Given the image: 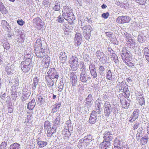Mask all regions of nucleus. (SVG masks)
Listing matches in <instances>:
<instances>
[{"label": "nucleus", "instance_id": "4", "mask_svg": "<svg viewBox=\"0 0 149 149\" xmlns=\"http://www.w3.org/2000/svg\"><path fill=\"white\" fill-rule=\"evenodd\" d=\"M47 74L48 75H46L45 76L46 79L47 77H49L50 79H58V76L57 73L56 71L54 68H50L49 70L47 72Z\"/></svg>", "mask_w": 149, "mask_h": 149}, {"label": "nucleus", "instance_id": "2", "mask_svg": "<svg viewBox=\"0 0 149 149\" xmlns=\"http://www.w3.org/2000/svg\"><path fill=\"white\" fill-rule=\"evenodd\" d=\"M31 60L30 58L26 59L22 61L20 64L22 70L25 73L28 72L31 68Z\"/></svg>", "mask_w": 149, "mask_h": 149}, {"label": "nucleus", "instance_id": "21", "mask_svg": "<svg viewBox=\"0 0 149 149\" xmlns=\"http://www.w3.org/2000/svg\"><path fill=\"white\" fill-rule=\"evenodd\" d=\"M126 86H125L122 89L120 90L121 91L123 92L124 93V97H127L128 95L129 94V93H128V88L127 85H126Z\"/></svg>", "mask_w": 149, "mask_h": 149}, {"label": "nucleus", "instance_id": "52", "mask_svg": "<svg viewBox=\"0 0 149 149\" xmlns=\"http://www.w3.org/2000/svg\"><path fill=\"white\" fill-rule=\"evenodd\" d=\"M83 86L82 84H79L78 85V89L79 91H80L84 90Z\"/></svg>", "mask_w": 149, "mask_h": 149}, {"label": "nucleus", "instance_id": "33", "mask_svg": "<svg viewBox=\"0 0 149 149\" xmlns=\"http://www.w3.org/2000/svg\"><path fill=\"white\" fill-rule=\"evenodd\" d=\"M83 34L86 39L88 40L90 39L91 36L90 32H88V33H87V32H85V31H84V32L83 31Z\"/></svg>", "mask_w": 149, "mask_h": 149}, {"label": "nucleus", "instance_id": "36", "mask_svg": "<svg viewBox=\"0 0 149 149\" xmlns=\"http://www.w3.org/2000/svg\"><path fill=\"white\" fill-rule=\"evenodd\" d=\"M44 127L45 129H49L51 128L50 127V123L49 121H46L44 123Z\"/></svg>", "mask_w": 149, "mask_h": 149}, {"label": "nucleus", "instance_id": "34", "mask_svg": "<svg viewBox=\"0 0 149 149\" xmlns=\"http://www.w3.org/2000/svg\"><path fill=\"white\" fill-rule=\"evenodd\" d=\"M114 147L113 149H116V148H117L118 149L120 148L121 146L120 142L118 141H117L116 142L114 143Z\"/></svg>", "mask_w": 149, "mask_h": 149}, {"label": "nucleus", "instance_id": "25", "mask_svg": "<svg viewBox=\"0 0 149 149\" xmlns=\"http://www.w3.org/2000/svg\"><path fill=\"white\" fill-rule=\"evenodd\" d=\"M59 58L61 60H65L67 58L66 53L65 52H61L60 54Z\"/></svg>", "mask_w": 149, "mask_h": 149}, {"label": "nucleus", "instance_id": "37", "mask_svg": "<svg viewBox=\"0 0 149 149\" xmlns=\"http://www.w3.org/2000/svg\"><path fill=\"white\" fill-rule=\"evenodd\" d=\"M6 10V8L3 3L0 1V11L2 12Z\"/></svg>", "mask_w": 149, "mask_h": 149}, {"label": "nucleus", "instance_id": "60", "mask_svg": "<svg viewBox=\"0 0 149 149\" xmlns=\"http://www.w3.org/2000/svg\"><path fill=\"white\" fill-rule=\"evenodd\" d=\"M61 104L60 103H57L56 104V106L55 107V108L56 109H59L60 107L61 106Z\"/></svg>", "mask_w": 149, "mask_h": 149}, {"label": "nucleus", "instance_id": "16", "mask_svg": "<svg viewBox=\"0 0 149 149\" xmlns=\"http://www.w3.org/2000/svg\"><path fill=\"white\" fill-rule=\"evenodd\" d=\"M36 104L34 99L32 100L27 105V108L29 110H32L34 108Z\"/></svg>", "mask_w": 149, "mask_h": 149}, {"label": "nucleus", "instance_id": "12", "mask_svg": "<svg viewBox=\"0 0 149 149\" xmlns=\"http://www.w3.org/2000/svg\"><path fill=\"white\" fill-rule=\"evenodd\" d=\"M70 79L71 80V82L72 86H74L77 85L78 82L77 81L78 79L76 75L74 74L72 76V74Z\"/></svg>", "mask_w": 149, "mask_h": 149}, {"label": "nucleus", "instance_id": "48", "mask_svg": "<svg viewBox=\"0 0 149 149\" xmlns=\"http://www.w3.org/2000/svg\"><path fill=\"white\" fill-rule=\"evenodd\" d=\"M1 24L4 27L6 26H9L8 24L6 21L4 20H3L1 21Z\"/></svg>", "mask_w": 149, "mask_h": 149}, {"label": "nucleus", "instance_id": "35", "mask_svg": "<svg viewBox=\"0 0 149 149\" xmlns=\"http://www.w3.org/2000/svg\"><path fill=\"white\" fill-rule=\"evenodd\" d=\"M46 79H47V78ZM46 80L47 81V84L48 86H49L50 87H51L53 86L54 82L52 79L50 78V79L49 80L46 79Z\"/></svg>", "mask_w": 149, "mask_h": 149}, {"label": "nucleus", "instance_id": "13", "mask_svg": "<svg viewBox=\"0 0 149 149\" xmlns=\"http://www.w3.org/2000/svg\"><path fill=\"white\" fill-rule=\"evenodd\" d=\"M33 22L38 26L42 27L43 26V23L41 19L39 17L34 19L33 20Z\"/></svg>", "mask_w": 149, "mask_h": 149}, {"label": "nucleus", "instance_id": "47", "mask_svg": "<svg viewBox=\"0 0 149 149\" xmlns=\"http://www.w3.org/2000/svg\"><path fill=\"white\" fill-rule=\"evenodd\" d=\"M12 95V98H13L14 100H16L17 97V92L16 91H15L14 92H13Z\"/></svg>", "mask_w": 149, "mask_h": 149}, {"label": "nucleus", "instance_id": "38", "mask_svg": "<svg viewBox=\"0 0 149 149\" xmlns=\"http://www.w3.org/2000/svg\"><path fill=\"white\" fill-rule=\"evenodd\" d=\"M137 100L139 102V103L140 105H143L145 104L144 99L143 97L140 99L137 98Z\"/></svg>", "mask_w": 149, "mask_h": 149}, {"label": "nucleus", "instance_id": "9", "mask_svg": "<svg viewBox=\"0 0 149 149\" xmlns=\"http://www.w3.org/2000/svg\"><path fill=\"white\" fill-rule=\"evenodd\" d=\"M113 76V72L110 70H108L106 73V78L109 80H111L112 81H110V84H113L115 83L116 79L112 78Z\"/></svg>", "mask_w": 149, "mask_h": 149}, {"label": "nucleus", "instance_id": "19", "mask_svg": "<svg viewBox=\"0 0 149 149\" xmlns=\"http://www.w3.org/2000/svg\"><path fill=\"white\" fill-rule=\"evenodd\" d=\"M8 149H20V146L19 144L15 143L11 145Z\"/></svg>", "mask_w": 149, "mask_h": 149}, {"label": "nucleus", "instance_id": "57", "mask_svg": "<svg viewBox=\"0 0 149 149\" xmlns=\"http://www.w3.org/2000/svg\"><path fill=\"white\" fill-rule=\"evenodd\" d=\"M6 71L8 74H9L11 72V69L10 67H7L6 68Z\"/></svg>", "mask_w": 149, "mask_h": 149}, {"label": "nucleus", "instance_id": "14", "mask_svg": "<svg viewBox=\"0 0 149 149\" xmlns=\"http://www.w3.org/2000/svg\"><path fill=\"white\" fill-rule=\"evenodd\" d=\"M87 74L86 72H82L80 74V80L82 82H86L88 80Z\"/></svg>", "mask_w": 149, "mask_h": 149}, {"label": "nucleus", "instance_id": "61", "mask_svg": "<svg viewBox=\"0 0 149 149\" xmlns=\"http://www.w3.org/2000/svg\"><path fill=\"white\" fill-rule=\"evenodd\" d=\"M84 141V142H85V140L84 139H81L80 140L79 142L78 143V144L79 145H81V143L82 142Z\"/></svg>", "mask_w": 149, "mask_h": 149}, {"label": "nucleus", "instance_id": "39", "mask_svg": "<svg viewBox=\"0 0 149 149\" xmlns=\"http://www.w3.org/2000/svg\"><path fill=\"white\" fill-rule=\"evenodd\" d=\"M96 54L97 58L100 59L103 56V53L99 51H97L96 52Z\"/></svg>", "mask_w": 149, "mask_h": 149}, {"label": "nucleus", "instance_id": "24", "mask_svg": "<svg viewBox=\"0 0 149 149\" xmlns=\"http://www.w3.org/2000/svg\"><path fill=\"white\" fill-rule=\"evenodd\" d=\"M33 83L32 85L33 87L32 88L35 90L36 88V86L38 84V78L37 77H36L33 79Z\"/></svg>", "mask_w": 149, "mask_h": 149}, {"label": "nucleus", "instance_id": "27", "mask_svg": "<svg viewBox=\"0 0 149 149\" xmlns=\"http://www.w3.org/2000/svg\"><path fill=\"white\" fill-rule=\"evenodd\" d=\"M37 144L39 145V147L42 148L46 146L47 144L46 142L41 141H39V139H38Z\"/></svg>", "mask_w": 149, "mask_h": 149}, {"label": "nucleus", "instance_id": "28", "mask_svg": "<svg viewBox=\"0 0 149 149\" xmlns=\"http://www.w3.org/2000/svg\"><path fill=\"white\" fill-rule=\"evenodd\" d=\"M148 138L146 136H145L143 137L140 140V143L142 145H144L146 144L148 141Z\"/></svg>", "mask_w": 149, "mask_h": 149}, {"label": "nucleus", "instance_id": "45", "mask_svg": "<svg viewBox=\"0 0 149 149\" xmlns=\"http://www.w3.org/2000/svg\"><path fill=\"white\" fill-rule=\"evenodd\" d=\"M126 85H127L126 84L125 82H124L123 81L120 84V86L119 88V89L120 90L121 89H122L125 86H126Z\"/></svg>", "mask_w": 149, "mask_h": 149}, {"label": "nucleus", "instance_id": "15", "mask_svg": "<svg viewBox=\"0 0 149 149\" xmlns=\"http://www.w3.org/2000/svg\"><path fill=\"white\" fill-rule=\"evenodd\" d=\"M91 75L93 76V78H96L97 77V73L96 72L95 69L94 68L92 65H91L89 67Z\"/></svg>", "mask_w": 149, "mask_h": 149}, {"label": "nucleus", "instance_id": "62", "mask_svg": "<svg viewBox=\"0 0 149 149\" xmlns=\"http://www.w3.org/2000/svg\"><path fill=\"white\" fill-rule=\"evenodd\" d=\"M143 130V127L140 128L138 130L137 132L138 133H140L141 134H142V131Z\"/></svg>", "mask_w": 149, "mask_h": 149}, {"label": "nucleus", "instance_id": "26", "mask_svg": "<svg viewBox=\"0 0 149 149\" xmlns=\"http://www.w3.org/2000/svg\"><path fill=\"white\" fill-rule=\"evenodd\" d=\"M112 55L111 56V58L112 60L113 61L116 63L118 62V57L113 52H112Z\"/></svg>", "mask_w": 149, "mask_h": 149}, {"label": "nucleus", "instance_id": "32", "mask_svg": "<svg viewBox=\"0 0 149 149\" xmlns=\"http://www.w3.org/2000/svg\"><path fill=\"white\" fill-rule=\"evenodd\" d=\"M82 36L81 34L80 33H78L75 34L74 39L77 40H82Z\"/></svg>", "mask_w": 149, "mask_h": 149}, {"label": "nucleus", "instance_id": "11", "mask_svg": "<svg viewBox=\"0 0 149 149\" xmlns=\"http://www.w3.org/2000/svg\"><path fill=\"white\" fill-rule=\"evenodd\" d=\"M111 145V143L109 141L104 140L100 144L101 149H107Z\"/></svg>", "mask_w": 149, "mask_h": 149}, {"label": "nucleus", "instance_id": "40", "mask_svg": "<svg viewBox=\"0 0 149 149\" xmlns=\"http://www.w3.org/2000/svg\"><path fill=\"white\" fill-rule=\"evenodd\" d=\"M93 99L92 95L90 94L88 96L87 98L86 99V100L88 102H91L93 101Z\"/></svg>", "mask_w": 149, "mask_h": 149}, {"label": "nucleus", "instance_id": "49", "mask_svg": "<svg viewBox=\"0 0 149 149\" xmlns=\"http://www.w3.org/2000/svg\"><path fill=\"white\" fill-rule=\"evenodd\" d=\"M139 123H135L133 127V129L135 130H136L139 126Z\"/></svg>", "mask_w": 149, "mask_h": 149}, {"label": "nucleus", "instance_id": "50", "mask_svg": "<svg viewBox=\"0 0 149 149\" xmlns=\"http://www.w3.org/2000/svg\"><path fill=\"white\" fill-rule=\"evenodd\" d=\"M17 22L19 25L21 26L23 25L24 23V21L22 19L17 20Z\"/></svg>", "mask_w": 149, "mask_h": 149}, {"label": "nucleus", "instance_id": "22", "mask_svg": "<svg viewBox=\"0 0 149 149\" xmlns=\"http://www.w3.org/2000/svg\"><path fill=\"white\" fill-rule=\"evenodd\" d=\"M123 23H128L130 22L131 18L127 16H122Z\"/></svg>", "mask_w": 149, "mask_h": 149}, {"label": "nucleus", "instance_id": "8", "mask_svg": "<svg viewBox=\"0 0 149 149\" xmlns=\"http://www.w3.org/2000/svg\"><path fill=\"white\" fill-rule=\"evenodd\" d=\"M139 111L137 110L133 111L131 116L129 118V121L131 123H132L135 121L138 117Z\"/></svg>", "mask_w": 149, "mask_h": 149}, {"label": "nucleus", "instance_id": "51", "mask_svg": "<svg viewBox=\"0 0 149 149\" xmlns=\"http://www.w3.org/2000/svg\"><path fill=\"white\" fill-rule=\"evenodd\" d=\"M63 18V17H62V16L60 15L58 17L57 20L59 22H62L64 20Z\"/></svg>", "mask_w": 149, "mask_h": 149}, {"label": "nucleus", "instance_id": "1", "mask_svg": "<svg viewBox=\"0 0 149 149\" xmlns=\"http://www.w3.org/2000/svg\"><path fill=\"white\" fill-rule=\"evenodd\" d=\"M63 16L64 19L68 21L69 24H72L75 19V17L72 10L68 6L63 7Z\"/></svg>", "mask_w": 149, "mask_h": 149}, {"label": "nucleus", "instance_id": "29", "mask_svg": "<svg viewBox=\"0 0 149 149\" xmlns=\"http://www.w3.org/2000/svg\"><path fill=\"white\" fill-rule=\"evenodd\" d=\"M53 9L55 11H58L60 10V6L59 2H56L55 6L53 7Z\"/></svg>", "mask_w": 149, "mask_h": 149}, {"label": "nucleus", "instance_id": "6", "mask_svg": "<svg viewBox=\"0 0 149 149\" xmlns=\"http://www.w3.org/2000/svg\"><path fill=\"white\" fill-rule=\"evenodd\" d=\"M105 107L104 109V113L105 116H108L111 112V108L109 102H106L104 105Z\"/></svg>", "mask_w": 149, "mask_h": 149}, {"label": "nucleus", "instance_id": "41", "mask_svg": "<svg viewBox=\"0 0 149 149\" xmlns=\"http://www.w3.org/2000/svg\"><path fill=\"white\" fill-rule=\"evenodd\" d=\"M7 144L6 142L3 141L2 142L0 145V149H6Z\"/></svg>", "mask_w": 149, "mask_h": 149}, {"label": "nucleus", "instance_id": "10", "mask_svg": "<svg viewBox=\"0 0 149 149\" xmlns=\"http://www.w3.org/2000/svg\"><path fill=\"white\" fill-rule=\"evenodd\" d=\"M103 138L104 139V140L109 141H112L113 138L112 134H111L110 132H105Z\"/></svg>", "mask_w": 149, "mask_h": 149}, {"label": "nucleus", "instance_id": "64", "mask_svg": "<svg viewBox=\"0 0 149 149\" xmlns=\"http://www.w3.org/2000/svg\"><path fill=\"white\" fill-rule=\"evenodd\" d=\"M9 27V26H6L5 27H4V28L8 32H9L10 31Z\"/></svg>", "mask_w": 149, "mask_h": 149}, {"label": "nucleus", "instance_id": "54", "mask_svg": "<svg viewBox=\"0 0 149 149\" xmlns=\"http://www.w3.org/2000/svg\"><path fill=\"white\" fill-rule=\"evenodd\" d=\"M101 100L100 99H97L95 102V106H96V105H101Z\"/></svg>", "mask_w": 149, "mask_h": 149}, {"label": "nucleus", "instance_id": "30", "mask_svg": "<svg viewBox=\"0 0 149 149\" xmlns=\"http://www.w3.org/2000/svg\"><path fill=\"white\" fill-rule=\"evenodd\" d=\"M99 73L101 76H102L104 74V72L105 68L104 66L100 65L99 68Z\"/></svg>", "mask_w": 149, "mask_h": 149}, {"label": "nucleus", "instance_id": "42", "mask_svg": "<svg viewBox=\"0 0 149 149\" xmlns=\"http://www.w3.org/2000/svg\"><path fill=\"white\" fill-rule=\"evenodd\" d=\"M116 22L119 24L123 23L122 16L118 17L116 19Z\"/></svg>", "mask_w": 149, "mask_h": 149}, {"label": "nucleus", "instance_id": "55", "mask_svg": "<svg viewBox=\"0 0 149 149\" xmlns=\"http://www.w3.org/2000/svg\"><path fill=\"white\" fill-rule=\"evenodd\" d=\"M125 63L129 66H132L134 65V64L129 61L126 62Z\"/></svg>", "mask_w": 149, "mask_h": 149}, {"label": "nucleus", "instance_id": "46", "mask_svg": "<svg viewBox=\"0 0 149 149\" xmlns=\"http://www.w3.org/2000/svg\"><path fill=\"white\" fill-rule=\"evenodd\" d=\"M120 101L121 104L123 105L124 106L126 105L127 106V102L126 101L125 98H124L122 100L120 99Z\"/></svg>", "mask_w": 149, "mask_h": 149}, {"label": "nucleus", "instance_id": "53", "mask_svg": "<svg viewBox=\"0 0 149 149\" xmlns=\"http://www.w3.org/2000/svg\"><path fill=\"white\" fill-rule=\"evenodd\" d=\"M136 96H137V98H141L143 97V94H141V93H137Z\"/></svg>", "mask_w": 149, "mask_h": 149}, {"label": "nucleus", "instance_id": "5", "mask_svg": "<svg viewBox=\"0 0 149 149\" xmlns=\"http://www.w3.org/2000/svg\"><path fill=\"white\" fill-rule=\"evenodd\" d=\"M127 50L125 49L122 50V53H121L120 55L122 57L123 61L126 62L130 61V59L131 58L130 55V53L128 52H127Z\"/></svg>", "mask_w": 149, "mask_h": 149}, {"label": "nucleus", "instance_id": "7", "mask_svg": "<svg viewBox=\"0 0 149 149\" xmlns=\"http://www.w3.org/2000/svg\"><path fill=\"white\" fill-rule=\"evenodd\" d=\"M31 93L29 91L26 89H23L22 95L21 97V100L22 101L24 102L28 99Z\"/></svg>", "mask_w": 149, "mask_h": 149}, {"label": "nucleus", "instance_id": "43", "mask_svg": "<svg viewBox=\"0 0 149 149\" xmlns=\"http://www.w3.org/2000/svg\"><path fill=\"white\" fill-rule=\"evenodd\" d=\"M109 15V13L107 12L106 13H103L102 15V17L104 19H107Z\"/></svg>", "mask_w": 149, "mask_h": 149}, {"label": "nucleus", "instance_id": "3", "mask_svg": "<svg viewBox=\"0 0 149 149\" xmlns=\"http://www.w3.org/2000/svg\"><path fill=\"white\" fill-rule=\"evenodd\" d=\"M100 113L101 111H97L94 110L92 111L89 119V123L91 124L94 123L97 118L101 116Z\"/></svg>", "mask_w": 149, "mask_h": 149}, {"label": "nucleus", "instance_id": "59", "mask_svg": "<svg viewBox=\"0 0 149 149\" xmlns=\"http://www.w3.org/2000/svg\"><path fill=\"white\" fill-rule=\"evenodd\" d=\"M106 34L107 36L110 37L112 34V33L111 32H106Z\"/></svg>", "mask_w": 149, "mask_h": 149}, {"label": "nucleus", "instance_id": "17", "mask_svg": "<svg viewBox=\"0 0 149 149\" xmlns=\"http://www.w3.org/2000/svg\"><path fill=\"white\" fill-rule=\"evenodd\" d=\"M82 28L84 32L85 31V32H87V33L90 32V33H91V31L93 30L92 27L90 25H87Z\"/></svg>", "mask_w": 149, "mask_h": 149}, {"label": "nucleus", "instance_id": "56", "mask_svg": "<svg viewBox=\"0 0 149 149\" xmlns=\"http://www.w3.org/2000/svg\"><path fill=\"white\" fill-rule=\"evenodd\" d=\"M142 134H141L140 133H137L136 134V137L137 141H139L140 140V137H142Z\"/></svg>", "mask_w": 149, "mask_h": 149}, {"label": "nucleus", "instance_id": "58", "mask_svg": "<svg viewBox=\"0 0 149 149\" xmlns=\"http://www.w3.org/2000/svg\"><path fill=\"white\" fill-rule=\"evenodd\" d=\"M3 46L4 48L6 49H8L10 48L9 44L8 43L7 44L3 45Z\"/></svg>", "mask_w": 149, "mask_h": 149}, {"label": "nucleus", "instance_id": "63", "mask_svg": "<svg viewBox=\"0 0 149 149\" xmlns=\"http://www.w3.org/2000/svg\"><path fill=\"white\" fill-rule=\"evenodd\" d=\"M100 105H99V104L96 105V107H97L98 109H97L95 111H101L100 110Z\"/></svg>", "mask_w": 149, "mask_h": 149}, {"label": "nucleus", "instance_id": "20", "mask_svg": "<svg viewBox=\"0 0 149 149\" xmlns=\"http://www.w3.org/2000/svg\"><path fill=\"white\" fill-rule=\"evenodd\" d=\"M143 50L144 57L149 62V50L148 48H145Z\"/></svg>", "mask_w": 149, "mask_h": 149}, {"label": "nucleus", "instance_id": "23", "mask_svg": "<svg viewBox=\"0 0 149 149\" xmlns=\"http://www.w3.org/2000/svg\"><path fill=\"white\" fill-rule=\"evenodd\" d=\"M36 51V56L38 57H43L44 55V52H43L42 50H37L35 49Z\"/></svg>", "mask_w": 149, "mask_h": 149}, {"label": "nucleus", "instance_id": "31", "mask_svg": "<svg viewBox=\"0 0 149 149\" xmlns=\"http://www.w3.org/2000/svg\"><path fill=\"white\" fill-rule=\"evenodd\" d=\"M60 120V117L59 116H58L54 121L53 123L54 126H56L58 125L59 123Z\"/></svg>", "mask_w": 149, "mask_h": 149}, {"label": "nucleus", "instance_id": "18", "mask_svg": "<svg viewBox=\"0 0 149 149\" xmlns=\"http://www.w3.org/2000/svg\"><path fill=\"white\" fill-rule=\"evenodd\" d=\"M72 59L71 64L74 67H77L79 66L78 58L74 56L72 58Z\"/></svg>", "mask_w": 149, "mask_h": 149}, {"label": "nucleus", "instance_id": "44", "mask_svg": "<svg viewBox=\"0 0 149 149\" xmlns=\"http://www.w3.org/2000/svg\"><path fill=\"white\" fill-rule=\"evenodd\" d=\"M137 3H139L141 5H144L146 2V0H135Z\"/></svg>", "mask_w": 149, "mask_h": 149}]
</instances>
